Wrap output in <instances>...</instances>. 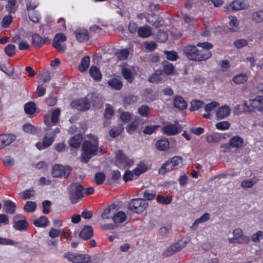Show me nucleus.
Here are the masks:
<instances>
[{
    "label": "nucleus",
    "instance_id": "nucleus-1",
    "mask_svg": "<svg viewBox=\"0 0 263 263\" xmlns=\"http://www.w3.org/2000/svg\"><path fill=\"white\" fill-rule=\"evenodd\" d=\"M213 47V44L207 42L198 43L196 45H187L183 47V54L192 61H206L211 57L210 50Z\"/></svg>",
    "mask_w": 263,
    "mask_h": 263
},
{
    "label": "nucleus",
    "instance_id": "nucleus-2",
    "mask_svg": "<svg viewBox=\"0 0 263 263\" xmlns=\"http://www.w3.org/2000/svg\"><path fill=\"white\" fill-rule=\"evenodd\" d=\"M92 140H85L82 144L80 161L86 163L97 155L99 151V141L97 136H92Z\"/></svg>",
    "mask_w": 263,
    "mask_h": 263
},
{
    "label": "nucleus",
    "instance_id": "nucleus-3",
    "mask_svg": "<svg viewBox=\"0 0 263 263\" xmlns=\"http://www.w3.org/2000/svg\"><path fill=\"white\" fill-rule=\"evenodd\" d=\"M241 105L245 112H263V96H257L248 101L243 100Z\"/></svg>",
    "mask_w": 263,
    "mask_h": 263
},
{
    "label": "nucleus",
    "instance_id": "nucleus-4",
    "mask_svg": "<svg viewBox=\"0 0 263 263\" xmlns=\"http://www.w3.org/2000/svg\"><path fill=\"white\" fill-rule=\"evenodd\" d=\"M69 198L72 204L78 203L83 197V186L78 183L73 182L68 187Z\"/></svg>",
    "mask_w": 263,
    "mask_h": 263
},
{
    "label": "nucleus",
    "instance_id": "nucleus-5",
    "mask_svg": "<svg viewBox=\"0 0 263 263\" xmlns=\"http://www.w3.org/2000/svg\"><path fill=\"white\" fill-rule=\"evenodd\" d=\"M182 158L180 156H175L166 161L159 170L160 174H164L173 171L176 167L182 164Z\"/></svg>",
    "mask_w": 263,
    "mask_h": 263
},
{
    "label": "nucleus",
    "instance_id": "nucleus-6",
    "mask_svg": "<svg viewBox=\"0 0 263 263\" xmlns=\"http://www.w3.org/2000/svg\"><path fill=\"white\" fill-rule=\"evenodd\" d=\"M148 206V202L144 199L134 198L130 200L128 204V209L136 213H141L144 212Z\"/></svg>",
    "mask_w": 263,
    "mask_h": 263
},
{
    "label": "nucleus",
    "instance_id": "nucleus-7",
    "mask_svg": "<svg viewBox=\"0 0 263 263\" xmlns=\"http://www.w3.org/2000/svg\"><path fill=\"white\" fill-rule=\"evenodd\" d=\"M64 257L73 263H88L91 258L87 254L69 252L65 253Z\"/></svg>",
    "mask_w": 263,
    "mask_h": 263
},
{
    "label": "nucleus",
    "instance_id": "nucleus-8",
    "mask_svg": "<svg viewBox=\"0 0 263 263\" xmlns=\"http://www.w3.org/2000/svg\"><path fill=\"white\" fill-rule=\"evenodd\" d=\"M233 237L229 239L230 243L247 244L250 241L249 236L243 235L241 229L237 228L233 230Z\"/></svg>",
    "mask_w": 263,
    "mask_h": 263
},
{
    "label": "nucleus",
    "instance_id": "nucleus-9",
    "mask_svg": "<svg viewBox=\"0 0 263 263\" xmlns=\"http://www.w3.org/2000/svg\"><path fill=\"white\" fill-rule=\"evenodd\" d=\"M67 40V37L63 33H56L52 42V46L56 49L58 52L64 53L65 52L67 47L64 43Z\"/></svg>",
    "mask_w": 263,
    "mask_h": 263
},
{
    "label": "nucleus",
    "instance_id": "nucleus-10",
    "mask_svg": "<svg viewBox=\"0 0 263 263\" xmlns=\"http://www.w3.org/2000/svg\"><path fill=\"white\" fill-rule=\"evenodd\" d=\"M70 106L77 110L85 111L90 108V103L89 99L85 97L73 101Z\"/></svg>",
    "mask_w": 263,
    "mask_h": 263
},
{
    "label": "nucleus",
    "instance_id": "nucleus-11",
    "mask_svg": "<svg viewBox=\"0 0 263 263\" xmlns=\"http://www.w3.org/2000/svg\"><path fill=\"white\" fill-rule=\"evenodd\" d=\"M54 141V134L47 133L43 138L42 142L39 141L37 142L35 146L39 150L45 149L51 146Z\"/></svg>",
    "mask_w": 263,
    "mask_h": 263
},
{
    "label": "nucleus",
    "instance_id": "nucleus-12",
    "mask_svg": "<svg viewBox=\"0 0 263 263\" xmlns=\"http://www.w3.org/2000/svg\"><path fill=\"white\" fill-rule=\"evenodd\" d=\"M31 39L32 46L35 49H40L49 41V39L47 37H42L37 33L33 34Z\"/></svg>",
    "mask_w": 263,
    "mask_h": 263
},
{
    "label": "nucleus",
    "instance_id": "nucleus-13",
    "mask_svg": "<svg viewBox=\"0 0 263 263\" xmlns=\"http://www.w3.org/2000/svg\"><path fill=\"white\" fill-rule=\"evenodd\" d=\"M52 176L54 178H67L69 173L66 174L65 167L61 164H55L52 168Z\"/></svg>",
    "mask_w": 263,
    "mask_h": 263
},
{
    "label": "nucleus",
    "instance_id": "nucleus-14",
    "mask_svg": "<svg viewBox=\"0 0 263 263\" xmlns=\"http://www.w3.org/2000/svg\"><path fill=\"white\" fill-rule=\"evenodd\" d=\"M118 210L117 205L112 204L106 207L101 214V218L103 220L110 219H112V217L115 212Z\"/></svg>",
    "mask_w": 263,
    "mask_h": 263
},
{
    "label": "nucleus",
    "instance_id": "nucleus-15",
    "mask_svg": "<svg viewBox=\"0 0 263 263\" xmlns=\"http://www.w3.org/2000/svg\"><path fill=\"white\" fill-rule=\"evenodd\" d=\"M186 242L182 240H179L176 243L171 245L165 251L166 256H171L175 252L180 250L186 246Z\"/></svg>",
    "mask_w": 263,
    "mask_h": 263
},
{
    "label": "nucleus",
    "instance_id": "nucleus-16",
    "mask_svg": "<svg viewBox=\"0 0 263 263\" xmlns=\"http://www.w3.org/2000/svg\"><path fill=\"white\" fill-rule=\"evenodd\" d=\"M16 217H23L22 215L16 216L14 217L13 220V228L20 231H26L28 228V223L25 219H21L19 220H15L14 219Z\"/></svg>",
    "mask_w": 263,
    "mask_h": 263
},
{
    "label": "nucleus",
    "instance_id": "nucleus-17",
    "mask_svg": "<svg viewBox=\"0 0 263 263\" xmlns=\"http://www.w3.org/2000/svg\"><path fill=\"white\" fill-rule=\"evenodd\" d=\"M16 138L12 134H3L0 135V141L3 147L8 146L14 142Z\"/></svg>",
    "mask_w": 263,
    "mask_h": 263
},
{
    "label": "nucleus",
    "instance_id": "nucleus-18",
    "mask_svg": "<svg viewBox=\"0 0 263 263\" xmlns=\"http://www.w3.org/2000/svg\"><path fill=\"white\" fill-rule=\"evenodd\" d=\"M121 72L122 77L128 83H132L134 81L135 74L133 68L132 69L126 67H123L121 68Z\"/></svg>",
    "mask_w": 263,
    "mask_h": 263
},
{
    "label": "nucleus",
    "instance_id": "nucleus-19",
    "mask_svg": "<svg viewBox=\"0 0 263 263\" xmlns=\"http://www.w3.org/2000/svg\"><path fill=\"white\" fill-rule=\"evenodd\" d=\"M174 106L181 110L185 109L187 107V104L183 98L180 96H176L173 100Z\"/></svg>",
    "mask_w": 263,
    "mask_h": 263
},
{
    "label": "nucleus",
    "instance_id": "nucleus-20",
    "mask_svg": "<svg viewBox=\"0 0 263 263\" xmlns=\"http://www.w3.org/2000/svg\"><path fill=\"white\" fill-rule=\"evenodd\" d=\"M74 33L77 40L79 42H87L89 40V35L88 30L85 29H77Z\"/></svg>",
    "mask_w": 263,
    "mask_h": 263
},
{
    "label": "nucleus",
    "instance_id": "nucleus-21",
    "mask_svg": "<svg viewBox=\"0 0 263 263\" xmlns=\"http://www.w3.org/2000/svg\"><path fill=\"white\" fill-rule=\"evenodd\" d=\"M93 229L91 226H85L79 233V236L84 240L90 239L93 236Z\"/></svg>",
    "mask_w": 263,
    "mask_h": 263
},
{
    "label": "nucleus",
    "instance_id": "nucleus-22",
    "mask_svg": "<svg viewBox=\"0 0 263 263\" xmlns=\"http://www.w3.org/2000/svg\"><path fill=\"white\" fill-rule=\"evenodd\" d=\"M127 219L126 213L122 211H116L112 217V221L115 224H120L124 222Z\"/></svg>",
    "mask_w": 263,
    "mask_h": 263
},
{
    "label": "nucleus",
    "instance_id": "nucleus-23",
    "mask_svg": "<svg viewBox=\"0 0 263 263\" xmlns=\"http://www.w3.org/2000/svg\"><path fill=\"white\" fill-rule=\"evenodd\" d=\"M83 136L81 134L74 135L68 141L69 145L72 148H79L82 143Z\"/></svg>",
    "mask_w": 263,
    "mask_h": 263
},
{
    "label": "nucleus",
    "instance_id": "nucleus-24",
    "mask_svg": "<svg viewBox=\"0 0 263 263\" xmlns=\"http://www.w3.org/2000/svg\"><path fill=\"white\" fill-rule=\"evenodd\" d=\"M156 148L160 151H165L170 148V142L166 138H161L155 143Z\"/></svg>",
    "mask_w": 263,
    "mask_h": 263
},
{
    "label": "nucleus",
    "instance_id": "nucleus-25",
    "mask_svg": "<svg viewBox=\"0 0 263 263\" xmlns=\"http://www.w3.org/2000/svg\"><path fill=\"white\" fill-rule=\"evenodd\" d=\"M231 113V108L228 106H222L219 108L216 111V117L217 119H223L228 117Z\"/></svg>",
    "mask_w": 263,
    "mask_h": 263
},
{
    "label": "nucleus",
    "instance_id": "nucleus-26",
    "mask_svg": "<svg viewBox=\"0 0 263 263\" xmlns=\"http://www.w3.org/2000/svg\"><path fill=\"white\" fill-rule=\"evenodd\" d=\"M16 204L10 200H6L3 202V209L8 214H13L16 210Z\"/></svg>",
    "mask_w": 263,
    "mask_h": 263
},
{
    "label": "nucleus",
    "instance_id": "nucleus-27",
    "mask_svg": "<svg viewBox=\"0 0 263 263\" xmlns=\"http://www.w3.org/2000/svg\"><path fill=\"white\" fill-rule=\"evenodd\" d=\"M243 139L236 135L229 139L228 144L232 147L239 148L243 145Z\"/></svg>",
    "mask_w": 263,
    "mask_h": 263
},
{
    "label": "nucleus",
    "instance_id": "nucleus-28",
    "mask_svg": "<svg viewBox=\"0 0 263 263\" xmlns=\"http://www.w3.org/2000/svg\"><path fill=\"white\" fill-rule=\"evenodd\" d=\"M178 132L177 126L172 123L164 125L162 128V133L168 136L175 135Z\"/></svg>",
    "mask_w": 263,
    "mask_h": 263
},
{
    "label": "nucleus",
    "instance_id": "nucleus-29",
    "mask_svg": "<svg viewBox=\"0 0 263 263\" xmlns=\"http://www.w3.org/2000/svg\"><path fill=\"white\" fill-rule=\"evenodd\" d=\"M33 224L36 227L45 228L49 226V221L45 216H41L33 221Z\"/></svg>",
    "mask_w": 263,
    "mask_h": 263
},
{
    "label": "nucleus",
    "instance_id": "nucleus-30",
    "mask_svg": "<svg viewBox=\"0 0 263 263\" xmlns=\"http://www.w3.org/2000/svg\"><path fill=\"white\" fill-rule=\"evenodd\" d=\"M91 77L96 81H100L102 79V74L100 69L96 66H92L89 71Z\"/></svg>",
    "mask_w": 263,
    "mask_h": 263
},
{
    "label": "nucleus",
    "instance_id": "nucleus-31",
    "mask_svg": "<svg viewBox=\"0 0 263 263\" xmlns=\"http://www.w3.org/2000/svg\"><path fill=\"white\" fill-rule=\"evenodd\" d=\"M90 57L88 55L83 57L81 61L79 66V70L81 72L86 71L90 65Z\"/></svg>",
    "mask_w": 263,
    "mask_h": 263
},
{
    "label": "nucleus",
    "instance_id": "nucleus-32",
    "mask_svg": "<svg viewBox=\"0 0 263 263\" xmlns=\"http://www.w3.org/2000/svg\"><path fill=\"white\" fill-rule=\"evenodd\" d=\"M152 31L147 26L140 27L138 29V34L140 37L146 38L151 35Z\"/></svg>",
    "mask_w": 263,
    "mask_h": 263
},
{
    "label": "nucleus",
    "instance_id": "nucleus-33",
    "mask_svg": "<svg viewBox=\"0 0 263 263\" xmlns=\"http://www.w3.org/2000/svg\"><path fill=\"white\" fill-rule=\"evenodd\" d=\"M249 78V76L246 73L238 74L233 78V81L236 84H241L246 82Z\"/></svg>",
    "mask_w": 263,
    "mask_h": 263
},
{
    "label": "nucleus",
    "instance_id": "nucleus-34",
    "mask_svg": "<svg viewBox=\"0 0 263 263\" xmlns=\"http://www.w3.org/2000/svg\"><path fill=\"white\" fill-rule=\"evenodd\" d=\"M108 85L117 90H120L123 87L122 81L117 78H111L108 81Z\"/></svg>",
    "mask_w": 263,
    "mask_h": 263
},
{
    "label": "nucleus",
    "instance_id": "nucleus-35",
    "mask_svg": "<svg viewBox=\"0 0 263 263\" xmlns=\"http://www.w3.org/2000/svg\"><path fill=\"white\" fill-rule=\"evenodd\" d=\"M25 112L28 115L33 114L36 111V106L34 102H29L26 103L24 106Z\"/></svg>",
    "mask_w": 263,
    "mask_h": 263
},
{
    "label": "nucleus",
    "instance_id": "nucleus-36",
    "mask_svg": "<svg viewBox=\"0 0 263 263\" xmlns=\"http://www.w3.org/2000/svg\"><path fill=\"white\" fill-rule=\"evenodd\" d=\"M129 51L127 49H122L118 50L115 55L119 60H125L129 55Z\"/></svg>",
    "mask_w": 263,
    "mask_h": 263
},
{
    "label": "nucleus",
    "instance_id": "nucleus-37",
    "mask_svg": "<svg viewBox=\"0 0 263 263\" xmlns=\"http://www.w3.org/2000/svg\"><path fill=\"white\" fill-rule=\"evenodd\" d=\"M161 80V72L155 71L148 77V81L151 83H158Z\"/></svg>",
    "mask_w": 263,
    "mask_h": 263
},
{
    "label": "nucleus",
    "instance_id": "nucleus-38",
    "mask_svg": "<svg viewBox=\"0 0 263 263\" xmlns=\"http://www.w3.org/2000/svg\"><path fill=\"white\" fill-rule=\"evenodd\" d=\"M163 70L167 75H171L173 73L175 68L174 65L167 61L163 62Z\"/></svg>",
    "mask_w": 263,
    "mask_h": 263
},
{
    "label": "nucleus",
    "instance_id": "nucleus-39",
    "mask_svg": "<svg viewBox=\"0 0 263 263\" xmlns=\"http://www.w3.org/2000/svg\"><path fill=\"white\" fill-rule=\"evenodd\" d=\"M245 4L242 0H235L231 3L230 6L232 10L237 11L245 8Z\"/></svg>",
    "mask_w": 263,
    "mask_h": 263
},
{
    "label": "nucleus",
    "instance_id": "nucleus-40",
    "mask_svg": "<svg viewBox=\"0 0 263 263\" xmlns=\"http://www.w3.org/2000/svg\"><path fill=\"white\" fill-rule=\"evenodd\" d=\"M257 181L258 179L255 177H254L251 179L245 180L242 181L241 185L243 188H250L252 187Z\"/></svg>",
    "mask_w": 263,
    "mask_h": 263
},
{
    "label": "nucleus",
    "instance_id": "nucleus-41",
    "mask_svg": "<svg viewBox=\"0 0 263 263\" xmlns=\"http://www.w3.org/2000/svg\"><path fill=\"white\" fill-rule=\"evenodd\" d=\"M168 39L167 33L163 30H159L157 35L156 40L160 43H164Z\"/></svg>",
    "mask_w": 263,
    "mask_h": 263
},
{
    "label": "nucleus",
    "instance_id": "nucleus-42",
    "mask_svg": "<svg viewBox=\"0 0 263 263\" xmlns=\"http://www.w3.org/2000/svg\"><path fill=\"white\" fill-rule=\"evenodd\" d=\"M138 112L141 116L147 117L151 112V109L148 105H143L138 108Z\"/></svg>",
    "mask_w": 263,
    "mask_h": 263
},
{
    "label": "nucleus",
    "instance_id": "nucleus-43",
    "mask_svg": "<svg viewBox=\"0 0 263 263\" xmlns=\"http://www.w3.org/2000/svg\"><path fill=\"white\" fill-rule=\"evenodd\" d=\"M61 110L59 108L54 109L51 115V120L53 125H55L59 121Z\"/></svg>",
    "mask_w": 263,
    "mask_h": 263
},
{
    "label": "nucleus",
    "instance_id": "nucleus-44",
    "mask_svg": "<svg viewBox=\"0 0 263 263\" xmlns=\"http://www.w3.org/2000/svg\"><path fill=\"white\" fill-rule=\"evenodd\" d=\"M160 127V125H146L143 130V132L146 135H151L155 133Z\"/></svg>",
    "mask_w": 263,
    "mask_h": 263
},
{
    "label": "nucleus",
    "instance_id": "nucleus-45",
    "mask_svg": "<svg viewBox=\"0 0 263 263\" xmlns=\"http://www.w3.org/2000/svg\"><path fill=\"white\" fill-rule=\"evenodd\" d=\"M18 7L16 4V0H9L6 8L10 13H14Z\"/></svg>",
    "mask_w": 263,
    "mask_h": 263
},
{
    "label": "nucleus",
    "instance_id": "nucleus-46",
    "mask_svg": "<svg viewBox=\"0 0 263 263\" xmlns=\"http://www.w3.org/2000/svg\"><path fill=\"white\" fill-rule=\"evenodd\" d=\"M36 208V203L34 201H28L24 205L23 209L27 212H33Z\"/></svg>",
    "mask_w": 263,
    "mask_h": 263
},
{
    "label": "nucleus",
    "instance_id": "nucleus-47",
    "mask_svg": "<svg viewBox=\"0 0 263 263\" xmlns=\"http://www.w3.org/2000/svg\"><path fill=\"white\" fill-rule=\"evenodd\" d=\"M164 53L166 56V59L168 60L175 61L179 58V56L176 51L174 50L171 51H164Z\"/></svg>",
    "mask_w": 263,
    "mask_h": 263
},
{
    "label": "nucleus",
    "instance_id": "nucleus-48",
    "mask_svg": "<svg viewBox=\"0 0 263 263\" xmlns=\"http://www.w3.org/2000/svg\"><path fill=\"white\" fill-rule=\"evenodd\" d=\"M191 105L190 108V110L191 111L198 110L201 108L204 104V102L202 101L198 100H193L191 103Z\"/></svg>",
    "mask_w": 263,
    "mask_h": 263
},
{
    "label": "nucleus",
    "instance_id": "nucleus-49",
    "mask_svg": "<svg viewBox=\"0 0 263 263\" xmlns=\"http://www.w3.org/2000/svg\"><path fill=\"white\" fill-rule=\"evenodd\" d=\"M105 179V175L102 172H97L94 177V181L97 185L103 184Z\"/></svg>",
    "mask_w": 263,
    "mask_h": 263
},
{
    "label": "nucleus",
    "instance_id": "nucleus-50",
    "mask_svg": "<svg viewBox=\"0 0 263 263\" xmlns=\"http://www.w3.org/2000/svg\"><path fill=\"white\" fill-rule=\"evenodd\" d=\"M239 21L235 16H231L229 25L232 31H237L238 29Z\"/></svg>",
    "mask_w": 263,
    "mask_h": 263
},
{
    "label": "nucleus",
    "instance_id": "nucleus-51",
    "mask_svg": "<svg viewBox=\"0 0 263 263\" xmlns=\"http://www.w3.org/2000/svg\"><path fill=\"white\" fill-rule=\"evenodd\" d=\"M5 52L8 57H13L15 54V45L12 44H8L5 48Z\"/></svg>",
    "mask_w": 263,
    "mask_h": 263
},
{
    "label": "nucleus",
    "instance_id": "nucleus-52",
    "mask_svg": "<svg viewBox=\"0 0 263 263\" xmlns=\"http://www.w3.org/2000/svg\"><path fill=\"white\" fill-rule=\"evenodd\" d=\"M35 193L33 189L26 190L22 192L21 194V197L23 199H30L31 197L34 196Z\"/></svg>",
    "mask_w": 263,
    "mask_h": 263
},
{
    "label": "nucleus",
    "instance_id": "nucleus-53",
    "mask_svg": "<svg viewBox=\"0 0 263 263\" xmlns=\"http://www.w3.org/2000/svg\"><path fill=\"white\" fill-rule=\"evenodd\" d=\"M91 102L93 106L98 107H99L102 104L101 99L98 97V95L96 93H91Z\"/></svg>",
    "mask_w": 263,
    "mask_h": 263
},
{
    "label": "nucleus",
    "instance_id": "nucleus-54",
    "mask_svg": "<svg viewBox=\"0 0 263 263\" xmlns=\"http://www.w3.org/2000/svg\"><path fill=\"white\" fill-rule=\"evenodd\" d=\"M138 122L134 120L126 126V130L128 134H132L138 128Z\"/></svg>",
    "mask_w": 263,
    "mask_h": 263
},
{
    "label": "nucleus",
    "instance_id": "nucleus-55",
    "mask_svg": "<svg viewBox=\"0 0 263 263\" xmlns=\"http://www.w3.org/2000/svg\"><path fill=\"white\" fill-rule=\"evenodd\" d=\"M215 127L217 129L220 130H225L229 129L230 127V123L227 121L218 122L216 124Z\"/></svg>",
    "mask_w": 263,
    "mask_h": 263
},
{
    "label": "nucleus",
    "instance_id": "nucleus-56",
    "mask_svg": "<svg viewBox=\"0 0 263 263\" xmlns=\"http://www.w3.org/2000/svg\"><path fill=\"white\" fill-rule=\"evenodd\" d=\"M114 115L113 107L110 105H108L105 110L104 117L106 119H110Z\"/></svg>",
    "mask_w": 263,
    "mask_h": 263
},
{
    "label": "nucleus",
    "instance_id": "nucleus-57",
    "mask_svg": "<svg viewBox=\"0 0 263 263\" xmlns=\"http://www.w3.org/2000/svg\"><path fill=\"white\" fill-rule=\"evenodd\" d=\"M234 45L237 49H240L248 45V42L246 39H241L235 41L233 43Z\"/></svg>",
    "mask_w": 263,
    "mask_h": 263
},
{
    "label": "nucleus",
    "instance_id": "nucleus-58",
    "mask_svg": "<svg viewBox=\"0 0 263 263\" xmlns=\"http://www.w3.org/2000/svg\"><path fill=\"white\" fill-rule=\"evenodd\" d=\"M137 101V97L134 95L125 96L123 99V103L126 105L133 104Z\"/></svg>",
    "mask_w": 263,
    "mask_h": 263
},
{
    "label": "nucleus",
    "instance_id": "nucleus-59",
    "mask_svg": "<svg viewBox=\"0 0 263 263\" xmlns=\"http://www.w3.org/2000/svg\"><path fill=\"white\" fill-rule=\"evenodd\" d=\"M41 76V80L43 82H48L51 80L50 72L47 70H42Z\"/></svg>",
    "mask_w": 263,
    "mask_h": 263
},
{
    "label": "nucleus",
    "instance_id": "nucleus-60",
    "mask_svg": "<svg viewBox=\"0 0 263 263\" xmlns=\"http://www.w3.org/2000/svg\"><path fill=\"white\" fill-rule=\"evenodd\" d=\"M29 19L34 23L39 22L41 18L40 14L37 11H34L28 14Z\"/></svg>",
    "mask_w": 263,
    "mask_h": 263
},
{
    "label": "nucleus",
    "instance_id": "nucleus-61",
    "mask_svg": "<svg viewBox=\"0 0 263 263\" xmlns=\"http://www.w3.org/2000/svg\"><path fill=\"white\" fill-rule=\"evenodd\" d=\"M219 103L215 102L213 101L211 103L207 104L204 107V110L206 112L210 113L212 111L214 110L216 107L219 106Z\"/></svg>",
    "mask_w": 263,
    "mask_h": 263
},
{
    "label": "nucleus",
    "instance_id": "nucleus-62",
    "mask_svg": "<svg viewBox=\"0 0 263 263\" xmlns=\"http://www.w3.org/2000/svg\"><path fill=\"white\" fill-rule=\"evenodd\" d=\"M24 131L29 134H34L36 132V128L30 123H26L23 126Z\"/></svg>",
    "mask_w": 263,
    "mask_h": 263
},
{
    "label": "nucleus",
    "instance_id": "nucleus-63",
    "mask_svg": "<svg viewBox=\"0 0 263 263\" xmlns=\"http://www.w3.org/2000/svg\"><path fill=\"white\" fill-rule=\"evenodd\" d=\"M156 195V192L154 191H152L149 190H147L144 191L143 194V196L145 198L144 200H153Z\"/></svg>",
    "mask_w": 263,
    "mask_h": 263
},
{
    "label": "nucleus",
    "instance_id": "nucleus-64",
    "mask_svg": "<svg viewBox=\"0 0 263 263\" xmlns=\"http://www.w3.org/2000/svg\"><path fill=\"white\" fill-rule=\"evenodd\" d=\"M252 18L257 23L262 22L263 21V10H259L254 13Z\"/></svg>",
    "mask_w": 263,
    "mask_h": 263
}]
</instances>
